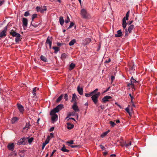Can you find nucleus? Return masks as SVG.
Here are the masks:
<instances>
[{"label":"nucleus","instance_id":"69168bd1","mask_svg":"<svg viewBox=\"0 0 157 157\" xmlns=\"http://www.w3.org/2000/svg\"><path fill=\"white\" fill-rule=\"evenodd\" d=\"M71 115H73V116H74V113H69L68 114V116H69V117L71 116Z\"/></svg>","mask_w":157,"mask_h":157},{"label":"nucleus","instance_id":"cd10ccee","mask_svg":"<svg viewBox=\"0 0 157 157\" xmlns=\"http://www.w3.org/2000/svg\"><path fill=\"white\" fill-rule=\"evenodd\" d=\"M134 27V26L133 25H131L128 27V32L129 33H130L132 31V29H133Z\"/></svg>","mask_w":157,"mask_h":157},{"label":"nucleus","instance_id":"6e6552de","mask_svg":"<svg viewBox=\"0 0 157 157\" xmlns=\"http://www.w3.org/2000/svg\"><path fill=\"white\" fill-rule=\"evenodd\" d=\"M10 34L13 37H17L18 36V37H21V36L20 34L16 32L15 31H14L13 30H12L10 32Z\"/></svg>","mask_w":157,"mask_h":157},{"label":"nucleus","instance_id":"c756f323","mask_svg":"<svg viewBox=\"0 0 157 157\" xmlns=\"http://www.w3.org/2000/svg\"><path fill=\"white\" fill-rule=\"evenodd\" d=\"M76 42V40L75 39H74L71 40L69 43V45L70 46H72Z\"/></svg>","mask_w":157,"mask_h":157},{"label":"nucleus","instance_id":"3c124183","mask_svg":"<svg viewBox=\"0 0 157 157\" xmlns=\"http://www.w3.org/2000/svg\"><path fill=\"white\" fill-rule=\"evenodd\" d=\"M4 0H2L0 1V6H2L5 2Z\"/></svg>","mask_w":157,"mask_h":157},{"label":"nucleus","instance_id":"c85d7f7f","mask_svg":"<svg viewBox=\"0 0 157 157\" xmlns=\"http://www.w3.org/2000/svg\"><path fill=\"white\" fill-rule=\"evenodd\" d=\"M109 132H110V130H109L108 131L103 132L101 134V137L102 138L104 137L108 134V133Z\"/></svg>","mask_w":157,"mask_h":157},{"label":"nucleus","instance_id":"473e14b6","mask_svg":"<svg viewBox=\"0 0 157 157\" xmlns=\"http://www.w3.org/2000/svg\"><path fill=\"white\" fill-rule=\"evenodd\" d=\"M75 66V65L74 63H71L70 65V70H72L73 69Z\"/></svg>","mask_w":157,"mask_h":157},{"label":"nucleus","instance_id":"dca6fc26","mask_svg":"<svg viewBox=\"0 0 157 157\" xmlns=\"http://www.w3.org/2000/svg\"><path fill=\"white\" fill-rule=\"evenodd\" d=\"M77 90L78 92L80 95H82L83 94V90L82 87H80L79 86H78L77 87Z\"/></svg>","mask_w":157,"mask_h":157},{"label":"nucleus","instance_id":"f8f14e48","mask_svg":"<svg viewBox=\"0 0 157 157\" xmlns=\"http://www.w3.org/2000/svg\"><path fill=\"white\" fill-rule=\"evenodd\" d=\"M131 80V83L132 84L131 87L132 89H135V86L134 85V84L138 82L136 80L134 79L133 77H132L130 79Z\"/></svg>","mask_w":157,"mask_h":157},{"label":"nucleus","instance_id":"9b49d317","mask_svg":"<svg viewBox=\"0 0 157 157\" xmlns=\"http://www.w3.org/2000/svg\"><path fill=\"white\" fill-rule=\"evenodd\" d=\"M112 97L109 96H105L102 99L103 102L104 103H106L109 101V100L111 99Z\"/></svg>","mask_w":157,"mask_h":157},{"label":"nucleus","instance_id":"f3484780","mask_svg":"<svg viewBox=\"0 0 157 157\" xmlns=\"http://www.w3.org/2000/svg\"><path fill=\"white\" fill-rule=\"evenodd\" d=\"M17 108L21 113H23L24 111V109L23 106L20 104H17Z\"/></svg>","mask_w":157,"mask_h":157},{"label":"nucleus","instance_id":"a19ab883","mask_svg":"<svg viewBox=\"0 0 157 157\" xmlns=\"http://www.w3.org/2000/svg\"><path fill=\"white\" fill-rule=\"evenodd\" d=\"M20 37H18V36H17L15 38V41L17 43L18 42L20 41L21 40V39L20 38Z\"/></svg>","mask_w":157,"mask_h":157},{"label":"nucleus","instance_id":"5701e85b","mask_svg":"<svg viewBox=\"0 0 157 157\" xmlns=\"http://www.w3.org/2000/svg\"><path fill=\"white\" fill-rule=\"evenodd\" d=\"M18 120V118L16 117H13L11 120V123L12 124H14Z\"/></svg>","mask_w":157,"mask_h":157},{"label":"nucleus","instance_id":"aec40b11","mask_svg":"<svg viewBox=\"0 0 157 157\" xmlns=\"http://www.w3.org/2000/svg\"><path fill=\"white\" fill-rule=\"evenodd\" d=\"M58 112V111L55 108L51 111L50 113V115L56 114V113Z\"/></svg>","mask_w":157,"mask_h":157},{"label":"nucleus","instance_id":"39448f33","mask_svg":"<svg viewBox=\"0 0 157 157\" xmlns=\"http://www.w3.org/2000/svg\"><path fill=\"white\" fill-rule=\"evenodd\" d=\"M28 21L27 18H23L22 19V26L24 29L27 28L28 25Z\"/></svg>","mask_w":157,"mask_h":157},{"label":"nucleus","instance_id":"09e8293b","mask_svg":"<svg viewBox=\"0 0 157 157\" xmlns=\"http://www.w3.org/2000/svg\"><path fill=\"white\" fill-rule=\"evenodd\" d=\"M131 142H130L126 144L125 146L126 147H128V146H130L131 145Z\"/></svg>","mask_w":157,"mask_h":157},{"label":"nucleus","instance_id":"680f3d73","mask_svg":"<svg viewBox=\"0 0 157 157\" xmlns=\"http://www.w3.org/2000/svg\"><path fill=\"white\" fill-rule=\"evenodd\" d=\"M111 61V59H109L108 60H106L105 62V63H108L109 62H110Z\"/></svg>","mask_w":157,"mask_h":157},{"label":"nucleus","instance_id":"7c9ffc66","mask_svg":"<svg viewBox=\"0 0 157 157\" xmlns=\"http://www.w3.org/2000/svg\"><path fill=\"white\" fill-rule=\"evenodd\" d=\"M40 58L42 61L44 62H47V58L45 56L43 55H41L40 57Z\"/></svg>","mask_w":157,"mask_h":157},{"label":"nucleus","instance_id":"bb28decb","mask_svg":"<svg viewBox=\"0 0 157 157\" xmlns=\"http://www.w3.org/2000/svg\"><path fill=\"white\" fill-rule=\"evenodd\" d=\"M46 6H44L43 7H41L40 10H39V12L41 13H44V11H46Z\"/></svg>","mask_w":157,"mask_h":157},{"label":"nucleus","instance_id":"0eeeda50","mask_svg":"<svg viewBox=\"0 0 157 157\" xmlns=\"http://www.w3.org/2000/svg\"><path fill=\"white\" fill-rule=\"evenodd\" d=\"M72 108L74 111L75 112H78L79 111V109L77 105V103L76 102H75L74 103L72 106Z\"/></svg>","mask_w":157,"mask_h":157},{"label":"nucleus","instance_id":"a211bd4d","mask_svg":"<svg viewBox=\"0 0 157 157\" xmlns=\"http://www.w3.org/2000/svg\"><path fill=\"white\" fill-rule=\"evenodd\" d=\"M63 108V105L62 104H59L57 105L56 108L59 112L60 110H61Z\"/></svg>","mask_w":157,"mask_h":157},{"label":"nucleus","instance_id":"4d7b16f0","mask_svg":"<svg viewBox=\"0 0 157 157\" xmlns=\"http://www.w3.org/2000/svg\"><path fill=\"white\" fill-rule=\"evenodd\" d=\"M100 146L101 149H102L103 150H105V148L104 146L102 145H100Z\"/></svg>","mask_w":157,"mask_h":157},{"label":"nucleus","instance_id":"338daca9","mask_svg":"<svg viewBox=\"0 0 157 157\" xmlns=\"http://www.w3.org/2000/svg\"><path fill=\"white\" fill-rule=\"evenodd\" d=\"M116 155L114 154H111L110 155V157H116Z\"/></svg>","mask_w":157,"mask_h":157},{"label":"nucleus","instance_id":"0e129e2a","mask_svg":"<svg viewBox=\"0 0 157 157\" xmlns=\"http://www.w3.org/2000/svg\"><path fill=\"white\" fill-rule=\"evenodd\" d=\"M54 127H52L49 129L50 132H52L54 130Z\"/></svg>","mask_w":157,"mask_h":157},{"label":"nucleus","instance_id":"774afa93","mask_svg":"<svg viewBox=\"0 0 157 157\" xmlns=\"http://www.w3.org/2000/svg\"><path fill=\"white\" fill-rule=\"evenodd\" d=\"M133 22V21H128V24L129 25H131L132 23Z\"/></svg>","mask_w":157,"mask_h":157},{"label":"nucleus","instance_id":"e433bc0d","mask_svg":"<svg viewBox=\"0 0 157 157\" xmlns=\"http://www.w3.org/2000/svg\"><path fill=\"white\" fill-rule=\"evenodd\" d=\"M76 97H77V96H76V95L75 94H73V95L72 99V100L71 101V102H72L73 101H75V102H76L75 100H76Z\"/></svg>","mask_w":157,"mask_h":157},{"label":"nucleus","instance_id":"ea45409f","mask_svg":"<svg viewBox=\"0 0 157 157\" xmlns=\"http://www.w3.org/2000/svg\"><path fill=\"white\" fill-rule=\"evenodd\" d=\"M129 96L131 98V102L132 103H133L134 101H133V99H134V98L132 95L131 94H129Z\"/></svg>","mask_w":157,"mask_h":157},{"label":"nucleus","instance_id":"e2e57ef3","mask_svg":"<svg viewBox=\"0 0 157 157\" xmlns=\"http://www.w3.org/2000/svg\"><path fill=\"white\" fill-rule=\"evenodd\" d=\"M128 31H127V29H125V37H126V36H128Z\"/></svg>","mask_w":157,"mask_h":157},{"label":"nucleus","instance_id":"58836bf2","mask_svg":"<svg viewBox=\"0 0 157 157\" xmlns=\"http://www.w3.org/2000/svg\"><path fill=\"white\" fill-rule=\"evenodd\" d=\"M67 56V55L65 53H63L62 54L61 58L62 59H64L66 58Z\"/></svg>","mask_w":157,"mask_h":157},{"label":"nucleus","instance_id":"49530a36","mask_svg":"<svg viewBox=\"0 0 157 157\" xmlns=\"http://www.w3.org/2000/svg\"><path fill=\"white\" fill-rule=\"evenodd\" d=\"M74 23L73 22H71L69 26L68 27V29H69L72 28L74 26Z\"/></svg>","mask_w":157,"mask_h":157},{"label":"nucleus","instance_id":"603ef678","mask_svg":"<svg viewBox=\"0 0 157 157\" xmlns=\"http://www.w3.org/2000/svg\"><path fill=\"white\" fill-rule=\"evenodd\" d=\"M69 146H70L72 148H75L77 147V145H68Z\"/></svg>","mask_w":157,"mask_h":157},{"label":"nucleus","instance_id":"393cba45","mask_svg":"<svg viewBox=\"0 0 157 157\" xmlns=\"http://www.w3.org/2000/svg\"><path fill=\"white\" fill-rule=\"evenodd\" d=\"M122 26L124 29H125L127 25V23L125 19H123L122 20Z\"/></svg>","mask_w":157,"mask_h":157},{"label":"nucleus","instance_id":"13d9d810","mask_svg":"<svg viewBox=\"0 0 157 157\" xmlns=\"http://www.w3.org/2000/svg\"><path fill=\"white\" fill-rule=\"evenodd\" d=\"M115 79V77L113 75H112L111 77V79L112 81V82H113V80Z\"/></svg>","mask_w":157,"mask_h":157},{"label":"nucleus","instance_id":"8fccbe9b","mask_svg":"<svg viewBox=\"0 0 157 157\" xmlns=\"http://www.w3.org/2000/svg\"><path fill=\"white\" fill-rule=\"evenodd\" d=\"M29 12L28 11H26L25 13H24V16L25 17H27V16H28L29 15Z\"/></svg>","mask_w":157,"mask_h":157},{"label":"nucleus","instance_id":"20e7f679","mask_svg":"<svg viewBox=\"0 0 157 157\" xmlns=\"http://www.w3.org/2000/svg\"><path fill=\"white\" fill-rule=\"evenodd\" d=\"M52 42V37H50L49 36H48L46 42V44H49L50 48H51Z\"/></svg>","mask_w":157,"mask_h":157},{"label":"nucleus","instance_id":"b1692460","mask_svg":"<svg viewBox=\"0 0 157 157\" xmlns=\"http://www.w3.org/2000/svg\"><path fill=\"white\" fill-rule=\"evenodd\" d=\"M59 22L61 25H63L64 23V20H63V17L61 16L59 18Z\"/></svg>","mask_w":157,"mask_h":157},{"label":"nucleus","instance_id":"a18cd8bd","mask_svg":"<svg viewBox=\"0 0 157 157\" xmlns=\"http://www.w3.org/2000/svg\"><path fill=\"white\" fill-rule=\"evenodd\" d=\"M64 98L66 101H67L68 100V96L67 94H65L64 95Z\"/></svg>","mask_w":157,"mask_h":157},{"label":"nucleus","instance_id":"79ce46f5","mask_svg":"<svg viewBox=\"0 0 157 157\" xmlns=\"http://www.w3.org/2000/svg\"><path fill=\"white\" fill-rule=\"evenodd\" d=\"M37 14H34L32 15V21H33L34 19L36 17Z\"/></svg>","mask_w":157,"mask_h":157},{"label":"nucleus","instance_id":"37998d69","mask_svg":"<svg viewBox=\"0 0 157 157\" xmlns=\"http://www.w3.org/2000/svg\"><path fill=\"white\" fill-rule=\"evenodd\" d=\"M70 18L69 17L67 16V19L65 20V22L66 23H68L70 21Z\"/></svg>","mask_w":157,"mask_h":157},{"label":"nucleus","instance_id":"7ed1b4c3","mask_svg":"<svg viewBox=\"0 0 157 157\" xmlns=\"http://www.w3.org/2000/svg\"><path fill=\"white\" fill-rule=\"evenodd\" d=\"M7 31V26H5L3 30L0 33V37H5L6 36V33Z\"/></svg>","mask_w":157,"mask_h":157},{"label":"nucleus","instance_id":"f03ea898","mask_svg":"<svg viewBox=\"0 0 157 157\" xmlns=\"http://www.w3.org/2000/svg\"><path fill=\"white\" fill-rule=\"evenodd\" d=\"M80 13L83 18L86 19L88 17L89 15L86 10L84 9L81 10Z\"/></svg>","mask_w":157,"mask_h":157},{"label":"nucleus","instance_id":"5fc2aeb1","mask_svg":"<svg viewBox=\"0 0 157 157\" xmlns=\"http://www.w3.org/2000/svg\"><path fill=\"white\" fill-rule=\"evenodd\" d=\"M36 8L38 12H39V10H40L41 7L39 6H37L36 7Z\"/></svg>","mask_w":157,"mask_h":157},{"label":"nucleus","instance_id":"4468645a","mask_svg":"<svg viewBox=\"0 0 157 157\" xmlns=\"http://www.w3.org/2000/svg\"><path fill=\"white\" fill-rule=\"evenodd\" d=\"M117 34H115V37H119L122 36V33L121 29L117 31Z\"/></svg>","mask_w":157,"mask_h":157},{"label":"nucleus","instance_id":"052dcab7","mask_svg":"<svg viewBox=\"0 0 157 157\" xmlns=\"http://www.w3.org/2000/svg\"><path fill=\"white\" fill-rule=\"evenodd\" d=\"M31 24L32 26L34 27L35 28L37 27V25L36 24H33L32 22H31Z\"/></svg>","mask_w":157,"mask_h":157},{"label":"nucleus","instance_id":"412c9836","mask_svg":"<svg viewBox=\"0 0 157 157\" xmlns=\"http://www.w3.org/2000/svg\"><path fill=\"white\" fill-rule=\"evenodd\" d=\"M61 151L64 152H68L69 151V150H68L66 148L65 146L63 144L62 147L61 149Z\"/></svg>","mask_w":157,"mask_h":157},{"label":"nucleus","instance_id":"a878e982","mask_svg":"<svg viewBox=\"0 0 157 157\" xmlns=\"http://www.w3.org/2000/svg\"><path fill=\"white\" fill-rule=\"evenodd\" d=\"M39 89V88H37L36 87H35L33 88L32 92V93L33 94V95H36V92L37 90H38Z\"/></svg>","mask_w":157,"mask_h":157},{"label":"nucleus","instance_id":"ddd939ff","mask_svg":"<svg viewBox=\"0 0 157 157\" xmlns=\"http://www.w3.org/2000/svg\"><path fill=\"white\" fill-rule=\"evenodd\" d=\"M8 149L11 151H13L14 150V145L13 143H10L7 145Z\"/></svg>","mask_w":157,"mask_h":157},{"label":"nucleus","instance_id":"de8ad7c7","mask_svg":"<svg viewBox=\"0 0 157 157\" xmlns=\"http://www.w3.org/2000/svg\"><path fill=\"white\" fill-rule=\"evenodd\" d=\"M66 143L72 144H74V141L73 140H71L70 141L67 142Z\"/></svg>","mask_w":157,"mask_h":157},{"label":"nucleus","instance_id":"1a4fd4ad","mask_svg":"<svg viewBox=\"0 0 157 157\" xmlns=\"http://www.w3.org/2000/svg\"><path fill=\"white\" fill-rule=\"evenodd\" d=\"M26 140V139L25 138H21L18 141L17 143V144L19 145H20L21 144H25V140Z\"/></svg>","mask_w":157,"mask_h":157},{"label":"nucleus","instance_id":"4be33fe9","mask_svg":"<svg viewBox=\"0 0 157 157\" xmlns=\"http://www.w3.org/2000/svg\"><path fill=\"white\" fill-rule=\"evenodd\" d=\"M91 41V39L89 38H86L84 40V43L85 45H86Z\"/></svg>","mask_w":157,"mask_h":157},{"label":"nucleus","instance_id":"2f4dec72","mask_svg":"<svg viewBox=\"0 0 157 157\" xmlns=\"http://www.w3.org/2000/svg\"><path fill=\"white\" fill-rule=\"evenodd\" d=\"M49 142V140H46L44 142L42 145V149H43L45 146L48 144Z\"/></svg>","mask_w":157,"mask_h":157},{"label":"nucleus","instance_id":"423d86ee","mask_svg":"<svg viewBox=\"0 0 157 157\" xmlns=\"http://www.w3.org/2000/svg\"><path fill=\"white\" fill-rule=\"evenodd\" d=\"M98 89L97 88L90 92V94L86 93L85 94V96L87 97H89L92 96L93 94H95L98 91Z\"/></svg>","mask_w":157,"mask_h":157},{"label":"nucleus","instance_id":"6e6d98bb","mask_svg":"<svg viewBox=\"0 0 157 157\" xmlns=\"http://www.w3.org/2000/svg\"><path fill=\"white\" fill-rule=\"evenodd\" d=\"M56 150H54L52 152L50 157H52V156L56 152Z\"/></svg>","mask_w":157,"mask_h":157},{"label":"nucleus","instance_id":"864d4df0","mask_svg":"<svg viewBox=\"0 0 157 157\" xmlns=\"http://www.w3.org/2000/svg\"><path fill=\"white\" fill-rule=\"evenodd\" d=\"M33 140V139L32 138H31L28 140V142L29 143H31Z\"/></svg>","mask_w":157,"mask_h":157},{"label":"nucleus","instance_id":"f257e3e1","mask_svg":"<svg viewBox=\"0 0 157 157\" xmlns=\"http://www.w3.org/2000/svg\"><path fill=\"white\" fill-rule=\"evenodd\" d=\"M100 94V92H98L92 95L91 97L92 100L95 104H96L97 103L98 101V99Z\"/></svg>","mask_w":157,"mask_h":157},{"label":"nucleus","instance_id":"72a5a7b5","mask_svg":"<svg viewBox=\"0 0 157 157\" xmlns=\"http://www.w3.org/2000/svg\"><path fill=\"white\" fill-rule=\"evenodd\" d=\"M52 48L54 50V53H57L59 50V48L57 47H54Z\"/></svg>","mask_w":157,"mask_h":157},{"label":"nucleus","instance_id":"9d476101","mask_svg":"<svg viewBox=\"0 0 157 157\" xmlns=\"http://www.w3.org/2000/svg\"><path fill=\"white\" fill-rule=\"evenodd\" d=\"M52 116L51 117V120L52 122L54 123L58 119V115L57 114L50 115Z\"/></svg>","mask_w":157,"mask_h":157},{"label":"nucleus","instance_id":"4c0bfd02","mask_svg":"<svg viewBox=\"0 0 157 157\" xmlns=\"http://www.w3.org/2000/svg\"><path fill=\"white\" fill-rule=\"evenodd\" d=\"M63 97V94H62L56 100V102H59L62 99Z\"/></svg>","mask_w":157,"mask_h":157},{"label":"nucleus","instance_id":"c03bdc74","mask_svg":"<svg viewBox=\"0 0 157 157\" xmlns=\"http://www.w3.org/2000/svg\"><path fill=\"white\" fill-rule=\"evenodd\" d=\"M109 123L111 124V126L112 127H114L116 125L115 123L112 121H110Z\"/></svg>","mask_w":157,"mask_h":157},{"label":"nucleus","instance_id":"6ab92c4d","mask_svg":"<svg viewBox=\"0 0 157 157\" xmlns=\"http://www.w3.org/2000/svg\"><path fill=\"white\" fill-rule=\"evenodd\" d=\"M67 128L68 129H71L73 128L74 125L73 124H71L70 123L68 122L67 123Z\"/></svg>","mask_w":157,"mask_h":157},{"label":"nucleus","instance_id":"c9c22d12","mask_svg":"<svg viewBox=\"0 0 157 157\" xmlns=\"http://www.w3.org/2000/svg\"><path fill=\"white\" fill-rule=\"evenodd\" d=\"M130 12L129 11H128L125 15V16L124 17L123 19H125V20H128V17H129V14Z\"/></svg>","mask_w":157,"mask_h":157},{"label":"nucleus","instance_id":"bf43d9fd","mask_svg":"<svg viewBox=\"0 0 157 157\" xmlns=\"http://www.w3.org/2000/svg\"><path fill=\"white\" fill-rule=\"evenodd\" d=\"M125 110L130 115L129 109L128 108H127L125 109Z\"/></svg>","mask_w":157,"mask_h":157},{"label":"nucleus","instance_id":"f704fd0d","mask_svg":"<svg viewBox=\"0 0 157 157\" xmlns=\"http://www.w3.org/2000/svg\"><path fill=\"white\" fill-rule=\"evenodd\" d=\"M30 126V125L29 123L28 124L26 123L25 126L23 128V130L26 129V130H28V129L29 128Z\"/></svg>","mask_w":157,"mask_h":157},{"label":"nucleus","instance_id":"2eb2a0df","mask_svg":"<svg viewBox=\"0 0 157 157\" xmlns=\"http://www.w3.org/2000/svg\"><path fill=\"white\" fill-rule=\"evenodd\" d=\"M129 71L130 73H133L135 70V66H134L133 63L131 65H129Z\"/></svg>","mask_w":157,"mask_h":157}]
</instances>
